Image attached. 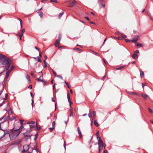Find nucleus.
Here are the masks:
<instances>
[{"label": "nucleus", "instance_id": "obj_1", "mask_svg": "<svg viewBox=\"0 0 153 153\" xmlns=\"http://www.w3.org/2000/svg\"><path fill=\"white\" fill-rule=\"evenodd\" d=\"M0 60L1 64L3 65H6L5 69L7 70L10 65L11 60L8 58H7L5 56L0 54Z\"/></svg>", "mask_w": 153, "mask_h": 153}, {"label": "nucleus", "instance_id": "obj_2", "mask_svg": "<svg viewBox=\"0 0 153 153\" xmlns=\"http://www.w3.org/2000/svg\"><path fill=\"white\" fill-rule=\"evenodd\" d=\"M21 133V131L19 129H15L14 128L11 130V131L9 133L10 137L15 138L18 136Z\"/></svg>", "mask_w": 153, "mask_h": 153}, {"label": "nucleus", "instance_id": "obj_3", "mask_svg": "<svg viewBox=\"0 0 153 153\" xmlns=\"http://www.w3.org/2000/svg\"><path fill=\"white\" fill-rule=\"evenodd\" d=\"M9 124L8 121H5L2 122L1 123H0V129L5 131L8 126Z\"/></svg>", "mask_w": 153, "mask_h": 153}, {"label": "nucleus", "instance_id": "obj_4", "mask_svg": "<svg viewBox=\"0 0 153 153\" xmlns=\"http://www.w3.org/2000/svg\"><path fill=\"white\" fill-rule=\"evenodd\" d=\"M14 68V66L13 65H12L11 66V68L9 70L7 71L5 76V78L7 79V78L9 75L10 72Z\"/></svg>", "mask_w": 153, "mask_h": 153}, {"label": "nucleus", "instance_id": "obj_5", "mask_svg": "<svg viewBox=\"0 0 153 153\" xmlns=\"http://www.w3.org/2000/svg\"><path fill=\"white\" fill-rule=\"evenodd\" d=\"M29 145H25L23 146V149L22 151V152H27L29 149Z\"/></svg>", "mask_w": 153, "mask_h": 153}, {"label": "nucleus", "instance_id": "obj_6", "mask_svg": "<svg viewBox=\"0 0 153 153\" xmlns=\"http://www.w3.org/2000/svg\"><path fill=\"white\" fill-rule=\"evenodd\" d=\"M97 140H98V144H103V142L101 140V139L100 136H97Z\"/></svg>", "mask_w": 153, "mask_h": 153}, {"label": "nucleus", "instance_id": "obj_7", "mask_svg": "<svg viewBox=\"0 0 153 153\" xmlns=\"http://www.w3.org/2000/svg\"><path fill=\"white\" fill-rule=\"evenodd\" d=\"M98 145H99L98 151L99 152H100V151L102 149V148L103 147L104 143H103V144L102 145L101 144H100Z\"/></svg>", "mask_w": 153, "mask_h": 153}, {"label": "nucleus", "instance_id": "obj_8", "mask_svg": "<svg viewBox=\"0 0 153 153\" xmlns=\"http://www.w3.org/2000/svg\"><path fill=\"white\" fill-rule=\"evenodd\" d=\"M43 76L42 75L39 78L37 79L36 80L38 81H41L42 82H44V81L43 80Z\"/></svg>", "mask_w": 153, "mask_h": 153}, {"label": "nucleus", "instance_id": "obj_9", "mask_svg": "<svg viewBox=\"0 0 153 153\" xmlns=\"http://www.w3.org/2000/svg\"><path fill=\"white\" fill-rule=\"evenodd\" d=\"M76 3V1L74 0L71 3H70L68 5V7H73L75 4Z\"/></svg>", "mask_w": 153, "mask_h": 153}, {"label": "nucleus", "instance_id": "obj_10", "mask_svg": "<svg viewBox=\"0 0 153 153\" xmlns=\"http://www.w3.org/2000/svg\"><path fill=\"white\" fill-rule=\"evenodd\" d=\"M138 36L136 35L135 37L132 40H131V41L133 42H137L138 39Z\"/></svg>", "mask_w": 153, "mask_h": 153}, {"label": "nucleus", "instance_id": "obj_11", "mask_svg": "<svg viewBox=\"0 0 153 153\" xmlns=\"http://www.w3.org/2000/svg\"><path fill=\"white\" fill-rule=\"evenodd\" d=\"M141 95L142 97L144 99H146L148 96V95L147 94H145L143 93H142Z\"/></svg>", "mask_w": 153, "mask_h": 153}, {"label": "nucleus", "instance_id": "obj_12", "mask_svg": "<svg viewBox=\"0 0 153 153\" xmlns=\"http://www.w3.org/2000/svg\"><path fill=\"white\" fill-rule=\"evenodd\" d=\"M60 40L59 39H57L56 41L55 45L56 46H57V45H58L60 43Z\"/></svg>", "mask_w": 153, "mask_h": 153}, {"label": "nucleus", "instance_id": "obj_13", "mask_svg": "<svg viewBox=\"0 0 153 153\" xmlns=\"http://www.w3.org/2000/svg\"><path fill=\"white\" fill-rule=\"evenodd\" d=\"M20 123L21 125H25L26 124V123H24L23 122L24 120H19Z\"/></svg>", "mask_w": 153, "mask_h": 153}, {"label": "nucleus", "instance_id": "obj_14", "mask_svg": "<svg viewBox=\"0 0 153 153\" xmlns=\"http://www.w3.org/2000/svg\"><path fill=\"white\" fill-rule=\"evenodd\" d=\"M39 15L40 17L41 18H42L43 16V13L42 12H38Z\"/></svg>", "mask_w": 153, "mask_h": 153}, {"label": "nucleus", "instance_id": "obj_15", "mask_svg": "<svg viewBox=\"0 0 153 153\" xmlns=\"http://www.w3.org/2000/svg\"><path fill=\"white\" fill-rule=\"evenodd\" d=\"M77 130H78V134H79L81 136V135H82V133H81V131H80V129H79V127H78L77 128Z\"/></svg>", "mask_w": 153, "mask_h": 153}, {"label": "nucleus", "instance_id": "obj_16", "mask_svg": "<svg viewBox=\"0 0 153 153\" xmlns=\"http://www.w3.org/2000/svg\"><path fill=\"white\" fill-rule=\"evenodd\" d=\"M125 67V65H122L120 67L117 68H116V69L117 70H120L124 68Z\"/></svg>", "mask_w": 153, "mask_h": 153}, {"label": "nucleus", "instance_id": "obj_17", "mask_svg": "<svg viewBox=\"0 0 153 153\" xmlns=\"http://www.w3.org/2000/svg\"><path fill=\"white\" fill-rule=\"evenodd\" d=\"M144 74L143 72L142 71H140V76L141 77H143L144 76Z\"/></svg>", "mask_w": 153, "mask_h": 153}, {"label": "nucleus", "instance_id": "obj_18", "mask_svg": "<svg viewBox=\"0 0 153 153\" xmlns=\"http://www.w3.org/2000/svg\"><path fill=\"white\" fill-rule=\"evenodd\" d=\"M94 125L97 126H99V124H98V123H97V120H95L94 121Z\"/></svg>", "mask_w": 153, "mask_h": 153}, {"label": "nucleus", "instance_id": "obj_19", "mask_svg": "<svg viewBox=\"0 0 153 153\" xmlns=\"http://www.w3.org/2000/svg\"><path fill=\"white\" fill-rule=\"evenodd\" d=\"M24 128V126H23V125H21L19 129H19V130L21 132L23 131V129H22V128Z\"/></svg>", "mask_w": 153, "mask_h": 153}, {"label": "nucleus", "instance_id": "obj_20", "mask_svg": "<svg viewBox=\"0 0 153 153\" xmlns=\"http://www.w3.org/2000/svg\"><path fill=\"white\" fill-rule=\"evenodd\" d=\"M88 116L89 118H91L92 117L91 112L90 110L89 111V113L88 114Z\"/></svg>", "mask_w": 153, "mask_h": 153}, {"label": "nucleus", "instance_id": "obj_21", "mask_svg": "<svg viewBox=\"0 0 153 153\" xmlns=\"http://www.w3.org/2000/svg\"><path fill=\"white\" fill-rule=\"evenodd\" d=\"M99 5H100V7H105V4H103L100 3Z\"/></svg>", "mask_w": 153, "mask_h": 153}, {"label": "nucleus", "instance_id": "obj_22", "mask_svg": "<svg viewBox=\"0 0 153 153\" xmlns=\"http://www.w3.org/2000/svg\"><path fill=\"white\" fill-rule=\"evenodd\" d=\"M64 12H63L62 13H60L58 15V17L59 18H60L61 17V16H62V15L64 14Z\"/></svg>", "mask_w": 153, "mask_h": 153}, {"label": "nucleus", "instance_id": "obj_23", "mask_svg": "<svg viewBox=\"0 0 153 153\" xmlns=\"http://www.w3.org/2000/svg\"><path fill=\"white\" fill-rule=\"evenodd\" d=\"M36 128L38 130H39L41 129V128L40 126H38L37 125V123H36Z\"/></svg>", "mask_w": 153, "mask_h": 153}, {"label": "nucleus", "instance_id": "obj_24", "mask_svg": "<svg viewBox=\"0 0 153 153\" xmlns=\"http://www.w3.org/2000/svg\"><path fill=\"white\" fill-rule=\"evenodd\" d=\"M149 111V113L151 114H153V111H152V110L150 108H148Z\"/></svg>", "mask_w": 153, "mask_h": 153}, {"label": "nucleus", "instance_id": "obj_25", "mask_svg": "<svg viewBox=\"0 0 153 153\" xmlns=\"http://www.w3.org/2000/svg\"><path fill=\"white\" fill-rule=\"evenodd\" d=\"M128 92V93H129V94H131L136 95H137V96L138 95V94H137L136 93H135L134 92Z\"/></svg>", "mask_w": 153, "mask_h": 153}, {"label": "nucleus", "instance_id": "obj_26", "mask_svg": "<svg viewBox=\"0 0 153 153\" xmlns=\"http://www.w3.org/2000/svg\"><path fill=\"white\" fill-rule=\"evenodd\" d=\"M26 78L29 82L30 81V77L28 75L26 76Z\"/></svg>", "mask_w": 153, "mask_h": 153}, {"label": "nucleus", "instance_id": "obj_27", "mask_svg": "<svg viewBox=\"0 0 153 153\" xmlns=\"http://www.w3.org/2000/svg\"><path fill=\"white\" fill-rule=\"evenodd\" d=\"M64 83L66 84V85H67V86L68 88H71L70 86L69 85L68 83L66 82L65 81L64 82Z\"/></svg>", "mask_w": 153, "mask_h": 153}, {"label": "nucleus", "instance_id": "obj_28", "mask_svg": "<svg viewBox=\"0 0 153 153\" xmlns=\"http://www.w3.org/2000/svg\"><path fill=\"white\" fill-rule=\"evenodd\" d=\"M38 133H36L35 135V138H34V140H36V138H37L38 137Z\"/></svg>", "mask_w": 153, "mask_h": 153}, {"label": "nucleus", "instance_id": "obj_29", "mask_svg": "<svg viewBox=\"0 0 153 153\" xmlns=\"http://www.w3.org/2000/svg\"><path fill=\"white\" fill-rule=\"evenodd\" d=\"M137 56V55L136 54H134L132 55V56L133 58H134L135 57Z\"/></svg>", "mask_w": 153, "mask_h": 153}, {"label": "nucleus", "instance_id": "obj_30", "mask_svg": "<svg viewBox=\"0 0 153 153\" xmlns=\"http://www.w3.org/2000/svg\"><path fill=\"white\" fill-rule=\"evenodd\" d=\"M55 127H50L49 128L50 129V132H52V131L53 130V129Z\"/></svg>", "mask_w": 153, "mask_h": 153}, {"label": "nucleus", "instance_id": "obj_31", "mask_svg": "<svg viewBox=\"0 0 153 153\" xmlns=\"http://www.w3.org/2000/svg\"><path fill=\"white\" fill-rule=\"evenodd\" d=\"M28 124H35V122L34 121H30L27 123Z\"/></svg>", "mask_w": 153, "mask_h": 153}, {"label": "nucleus", "instance_id": "obj_32", "mask_svg": "<svg viewBox=\"0 0 153 153\" xmlns=\"http://www.w3.org/2000/svg\"><path fill=\"white\" fill-rule=\"evenodd\" d=\"M74 50H77V51H81V50L80 49H79V48H74Z\"/></svg>", "mask_w": 153, "mask_h": 153}, {"label": "nucleus", "instance_id": "obj_33", "mask_svg": "<svg viewBox=\"0 0 153 153\" xmlns=\"http://www.w3.org/2000/svg\"><path fill=\"white\" fill-rule=\"evenodd\" d=\"M67 98L68 99V101H69V100H70V95H69V94H67Z\"/></svg>", "mask_w": 153, "mask_h": 153}, {"label": "nucleus", "instance_id": "obj_34", "mask_svg": "<svg viewBox=\"0 0 153 153\" xmlns=\"http://www.w3.org/2000/svg\"><path fill=\"white\" fill-rule=\"evenodd\" d=\"M51 70L53 72V73L54 75L55 76H56V73L54 70H53V69H51Z\"/></svg>", "mask_w": 153, "mask_h": 153}, {"label": "nucleus", "instance_id": "obj_35", "mask_svg": "<svg viewBox=\"0 0 153 153\" xmlns=\"http://www.w3.org/2000/svg\"><path fill=\"white\" fill-rule=\"evenodd\" d=\"M57 77L58 78H60L61 79H63V78H62V76L60 75H57Z\"/></svg>", "mask_w": 153, "mask_h": 153}, {"label": "nucleus", "instance_id": "obj_36", "mask_svg": "<svg viewBox=\"0 0 153 153\" xmlns=\"http://www.w3.org/2000/svg\"><path fill=\"white\" fill-rule=\"evenodd\" d=\"M28 134L26 132H25V133H23V135L25 136V137H27V136H28Z\"/></svg>", "mask_w": 153, "mask_h": 153}, {"label": "nucleus", "instance_id": "obj_37", "mask_svg": "<svg viewBox=\"0 0 153 153\" xmlns=\"http://www.w3.org/2000/svg\"><path fill=\"white\" fill-rule=\"evenodd\" d=\"M16 117H14V116H13L11 118H10V120H15V119H16Z\"/></svg>", "mask_w": 153, "mask_h": 153}, {"label": "nucleus", "instance_id": "obj_38", "mask_svg": "<svg viewBox=\"0 0 153 153\" xmlns=\"http://www.w3.org/2000/svg\"><path fill=\"white\" fill-rule=\"evenodd\" d=\"M70 111L71 112V114H70V116H73V111L72 110H70Z\"/></svg>", "mask_w": 153, "mask_h": 153}, {"label": "nucleus", "instance_id": "obj_39", "mask_svg": "<svg viewBox=\"0 0 153 153\" xmlns=\"http://www.w3.org/2000/svg\"><path fill=\"white\" fill-rule=\"evenodd\" d=\"M125 41L126 42H130L131 41V40H129V39H125Z\"/></svg>", "mask_w": 153, "mask_h": 153}, {"label": "nucleus", "instance_id": "obj_40", "mask_svg": "<svg viewBox=\"0 0 153 153\" xmlns=\"http://www.w3.org/2000/svg\"><path fill=\"white\" fill-rule=\"evenodd\" d=\"M50 2H53L55 3H57V1L56 0H51L50 1Z\"/></svg>", "mask_w": 153, "mask_h": 153}, {"label": "nucleus", "instance_id": "obj_41", "mask_svg": "<svg viewBox=\"0 0 153 153\" xmlns=\"http://www.w3.org/2000/svg\"><path fill=\"white\" fill-rule=\"evenodd\" d=\"M6 133L4 132V134L1 137H0V140H1L5 135Z\"/></svg>", "mask_w": 153, "mask_h": 153}, {"label": "nucleus", "instance_id": "obj_42", "mask_svg": "<svg viewBox=\"0 0 153 153\" xmlns=\"http://www.w3.org/2000/svg\"><path fill=\"white\" fill-rule=\"evenodd\" d=\"M121 36L123 38H126L127 37V36L126 35H121Z\"/></svg>", "mask_w": 153, "mask_h": 153}, {"label": "nucleus", "instance_id": "obj_43", "mask_svg": "<svg viewBox=\"0 0 153 153\" xmlns=\"http://www.w3.org/2000/svg\"><path fill=\"white\" fill-rule=\"evenodd\" d=\"M8 94H5V97L4 98V100H6L7 99Z\"/></svg>", "mask_w": 153, "mask_h": 153}, {"label": "nucleus", "instance_id": "obj_44", "mask_svg": "<svg viewBox=\"0 0 153 153\" xmlns=\"http://www.w3.org/2000/svg\"><path fill=\"white\" fill-rule=\"evenodd\" d=\"M92 51V52L94 54H95V55H96L97 56H98V53H97L96 52H95L92 51Z\"/></svg>", "mask_w": 153, "mask_h": 153}, {"label": "nucleus", "instance_id": "obj_45", "mask_svg": "<svg viewBox=\"0 0 153 153\" xmlns=\"http://www.w3.org/2000/svg\"><path fill=\"white\" fill-rule=\"evenodd\" d=\"M55 121H53V123H52V126L54 127V125H55Z\"/></svg>", "mask_w": 153, "mask_h": 153}, {"label": "nucleus", "instance_id": "obj_46", "mask_svg": "<svg viewBox=\"0 0 153 153\" xmlns=\"http://www.w3.org/2000/svg\"><path fill=\"white\" fill-rule=\"evenodd\" d=\"M32 131V130L31 129H30L29 130L27 131L26 132L28 134L31 131Z\"/></svg>", "mask_w": 153, "mask_h": 153}, {"label": "nucleus", "instance_id": "obj_47", "mask_svg": "<svg viewBox=\"0 0 153 153\" xmlns=\"http://www.w3.org/2000/svg\"><path fill=\"white\" fill-rule=\"evenodd\" d=\"M93 116L95 117L96 115V112L94 111H93Z\"/></svg>", "mask_w": 153, "mask_h": 153}, {"label": "nucleus", "instance_id": "obj_48", "mask_svg": "<svg viewBox=\"0 0 153 153\" xmlns=\"http://www.w3.org/2000/svg\"><path fill=\"white\" fill-rule=\"evenodd\" d=\"M30 95L32 97V99H33L34 97V95H33L32 93L31 92H30Z\"/></svg>", "mask_w": 153, "mask_h": 153}, {"label": "nucleus", "instance_id": "obj_49", "mask_svg": "<svg viewBox=\"0 0 153 153\" xmlns=\"http://www.w3.org/2000/svg\"><path fill=\"white\" fill-rule=\"evenodd\" d=\"M34 150V149L33 148H32L31 151H30L28 152V153H32L33 151Z\"/></svg>", "mask_w": 153, "mask_h": 153}, {"label": "nucleus", "instance_id": "obj_50", "mask_svg": "<svg viewBox=\"0 0 153 153\" xmlns=\"http://www.w3.org/2000/svg\"><path fill=\"white\" fill-rule=\"evenodd\" d=\"M147 14L149 16L151 17V13H150L149 12H147Z\"/></svg>", "mask_w": 153, "mask_h": 153}, {"label": "nucleus", "instance_id": "obj_51", "mask_svg": "<svg viewBox=\"0 0 153 153\" xmlns=\"http://www.w3.org/2000/svg\"><path fill=\"white\" fill-rule=\"evenodd\" d=\"M25 31V29H23L22 30V33L23 34Z\"/></svg>", "mask_w": 153, "mask_h": 153}, {"label": "nucleus", "instance_id": "obj_52", "mask_svg": "<svg viewBox=\"0 0 153 153\" xmlns=\"http://www.w3.org/2000/svg\"><path fill=\"white\" fill-rule=\"evenodd\" d=\"M61 36L60 34H59V38L58 39H59L60 40H61Z\"/></svg>", "mask_w": 153, "mask_h": 153}, {"label": "nucleus", "instance_id": "obj_53", "mask_svg": "<svg viewBox=\"0 0 153 153\" xmlns=\"http://www.w3.org/2000/svg\"><path fill=\"white\" fill-rule=\"evenodd\" d=\"M17 19L20 22V23H22V20L21 19H20L19 18H17Z\"/></svg>", "mask_w": 153, "mask_h": 153}, {"label": "nucleus", "instance_id": "obj_54", "mask_svg": "<svg viewBox=\"0 0 153 153\" xmlns=\"http://www.w3.org/2000/svg\"><path fill=\"white\" fill-rule=\"evenodd\" d=\"M30 128H34L35 127L34 125H30Z\"/></svg>", "mask_w": 153, "mask_h": 153}, {"label": "nucleus", "instance_id": "obj_55", "mask_svg": "<svg viewBox=\"0 0 153 153\" xmlns=\"http://www.w3.org/2000/svg\"><path fill=\"white\" fill-rule=\"evenodd\" d=\"M139 52V51L138 50H136L134 52V53H138Z\"/></svg>", "mask_w": 153, "mask_h": 153}, {"label": "nucleus", "instance_id": "obj_56", "mask_svg": "<svg viewBox=\"0 0 153 153\" xmlns=\"http://www.w3.org/2000/svg\"><path fill=\"white\" fill-rule=\"evenodd\" d=\"M23 34L21 33V34L19 36V37L20 38V39L21 40V37L23 36Z\"/></svg>", "mask_w": 153, "mask_h": 153}, {"label": "nucleus", "instance_id": "obj_57", "mask_svg": "<svg viewBox=\"0 0 153 153\" xmlns=\"http://www.w3.org/2000/svg\"><path fill=\"white\" fill-rule=\"evenodd\" d=\"M33 103H34L33 100H32V102H31V105H32V107H33Z\"/></svg>", "mask_w": 153, "mask_h": 153}, {"label": "nucleus", "instance_id": "obj_58", "mask_svg": "<svg viewBox=\"0 0 153 153\" xmlns=\"http://www.w3.org/2000/svg\"><path fill=\"white\" fill-rule=\"evenodd\" d=\"M64 147L65 148V149H66V144H65V141H64Z\"/></svg>", "mask_w": 153, "mask_h": 153}, {"label": "nucleus", "instance_id": "obj_59", "mask_svg": "<svg viewBox=\"0 0 153 153\" xmlns=\"http://www.w3.org/2000/svg\"><path fill=\"white\" fill-rule=\"evenodd\" d=\"M28 88L29 89H31L32 88V85H30L28 87Z\"/></svg>", "mask_w": 153, "mask_h": 153}, {"label": "nucleus", "instance_id": "obj_60", "mask_svg": "<svg viewBox=\"0 0 153 153\" xmlns=\"http://www.w3.org/2000/svg\"><path fill=\"white\" fill-rule=\"evenodd\" d=\"M146 85V84L145 83H143L142 84V86L143 88L144 86Z\"/></svg>", "mask_w": 153, "mask_h": 153}, {"label": "nucleus", "instance_id": "obj_61", "mask_svg": "<svg viewBox=\"0 0 153 153\" xmlns=\"http://www.w3.org/2000/svg\"><path fill=\"white\" fill-rule=\"evenodd\" d=\"M32 135H28L27 137H28L29 138H30L31 137Z\"/></svg>", "mask_w": 153, "mask_h": 153}, {"label": "nucleus", "instance_id": "obj_62", "mask_svg": "<svg viewBox=\"0 0 153 153\" xmlns=\"http://www.w3.org/2000/svg\"><path fill=\"white\" fill-rule=\"evenodd\" d=\"M31 76H33L34 75V72H31Z\"/></svg>", "mask_w": 153, "mask_h": 153}, {"label": "nucleus", "instance_id": "obj_63", "mask_svg": "<svg viewBox=\"0 0 153 153\" xmlns=\"http://www.w3.org/2000/svg\"><path fill=\"white\" fill-rule=\"evenodd\" d=\"M85 18L86 19H87V20H88V21H90V19L88 17H85Z\"/></svg>", "mask_w": 153, "mask_h": 153}, {"label": "nucleus", "instance_id": "obj_64", "mask_svg": "<svg viewBox=\"0 0 153 153\" xmlns=\"http://www.w3.org/2000/svg\"><path fill=\"white\" fill-rule=\"evenodd\" d=\"M103 153H108V152L107 150H105L104 151Z\"/></svg>", "mask_w": 153, "mask_h": 153}]
</instances>
